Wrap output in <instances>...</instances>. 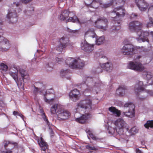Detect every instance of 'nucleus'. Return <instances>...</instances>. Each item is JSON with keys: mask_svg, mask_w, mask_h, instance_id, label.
I'll use <instances>...</instances> for the list:
<instances>
[{"mask_svg": "<svg viewBox=\"0 0 153 153\" xmlns=\"http://www.w3.org/2000/svg\"><path fill=\"white\" fill-rule=\"evenodd\" d=\"M9 74L15 80L18 85H20L21 88L24 90V82L25 80H29L30 78L27 72L22 69H19V66L14 65L10 68Z\"/></svg>", "mask_w": 153, "mask_h": 153, "instance_id": "nucleus-1", "label": "nucleus"}, {"mask_svg": "<svg viewBox=\"0 0 153 153\" xmlns=\"http://www.w3.org/2000/svg\"><path fill=\"white\" fill-rule=\"evenodd\" d=\"M142 24L141 22L135 21L130 22L128 25V29L131 32L136 31L137 36L136 39L139 42H149V40L147 37L149 35V33L147 31H143L141 29Z\"/></svg>", "mask_w": 153, "mask_h": 153, "instance_id": "nucleus-2", "label": "nucleus"}, {"mask_svg": "<svg viewBox=\"0 0 153 153\" xmlns=\"http://www.w3.org/2000/svg\"><path fill=\"white\" fill-rule=\"evenodd\" d=\"M91 108V101L90 99H86L80 101L77 104L76 111H83L85 113L82 116L76 119V120L79 123H85L87 119L90 117V114L88 113Z\"/></svg>", "mask_w": 153, "mask_h": 153, "instance_id": "nucleus-3", "label": "nucleus"}, {"mask_svg": "<svg viewBox=\"0 0 153 153\" xmlns=\"http://www.w3.org/2000/svg\"><path fill=\"white\" fill-rule=\"evenodd\" d=\"M51 112L52 114H56L59 120L67 119L70 116V113L68 111L64 109L63 105L60 104H55L51 108Z\"/></svg>", "mask_w": 153, "mask_h": 153, "instance_id": "nucleus-4", "label": "nucleus"}, {"mask_svg": "<svg viewBox=\"0 0 153 153\" xmlns=\"http://www.w3.org/2000/svg\"><path fill=\"white\" fill-rule=\"evenodd\" d=\"M113 12L115 13L116 16L113 18V20L114 21L115 25L112 27V30H118L120 28V27H116V23L118 25L120 24L121 22V18L123 17L125 14V10L123 7H119L115 8Z\"/></svg>", "mask_w": 153, "mask_h": 153, "instance_id": "nucleus-5", "label": "nucleus"}, {"mask_svg": "<svg viewBox=\"0 0 153 153\" xmlns=\"http://www.w3.org/2000/svg\"><path fill=\"white\" fill-rule=\"evenodd\" d=\"M19 5V2H14L12 4V7L8 10L7 17L10 22L12 23H15L17 21V13L20 11L17 8Z\"/></svg>", "mask_w": 153, "mask_h": 153, "instance_id": "nucleus-6", "label": "nucleus"}, {"mask_svg": "<svg viewBox=\"0 0 153 153\" xmlns=\"http://www.w3.org/2000/svg\"><path fill=\"white\" fill-rule=\"evenodd\" d=\"M69 16L73 17H70L67 20L68 22H78L80 24L84 23L81 22L77 18V17L74 16V14L73 12H69L67 10H63L62 12V13L59 17V19L60 20L63 21L67 18Z\"/></svg>", "mask_w": 153, "mask_h": 153, "instance_id": "nucleus-7", "label": "nucleus"}, {"mask_svg": "<svg viewBox=\"0 0 153 153\" xmlns=\"http://www.w3.org/2000/svg\"><path fill=\"white\" fill-rule=\"evenodd\" d=\"M141 58L140 56L136 57V60L134 61H130L128 64L127 67L128 68L137 71H141L144 69L143 65L139 62L137 61Z\"/></svg>", "mask_w": 153, "mask_h": 153, "instance_id": "nucleus-8", "label": "nucleus"}, {"mask_svg": "<svg viewBox=\"0 0 153 153\" xmlns=\"http://www.w3.org/2000/svg\"><path fill=\"white\" fill-rule=\"evenodd\" d=\"M66 63L72 68H81L84 65V62L79 59L68 58L65 62Z\"/></svg>", "mask_w": 153, "mask_h": 153, "instance_id": "nucleus-9", "label": "nucleus"}, {"mask_svg": "<svg viewBox=\"0 0 153 153\" xmlns=\"http://www.w3.org/2000/svg\"><path fill=\"white\" fill-rule=\"evenodd\" d=\"M34 89L33 92L35 94H36L39 92L43 95V99L44 101L50 104L52 103L54 99V97H51V95H53L52 94H49L47 91H45V90H41L38 88L34 85Z\"/></svg>", "mask_w": 153, "mask_h": 153, "instance_id": "nucleus-10", "label": "nucleus"}, {"mask_svg": "<svg viewBox=\"0 0 153 153\" xmlns=\"http://www.w3.org/2000/svg\"><path fill=\"white\" fill-rule=\"evenodd\" d=\"M125 109L128 111L123 112L124 114L126 117L132 118L134 117L135 113L134 105L131 102L126 103L124 105Z\"/></svg>", "mask_w": 153, "mask_h": 153, "instance_id": "nucleus-11", "label": "nucleus"}, {"mask_svg": "<svg viewBox=\"0 0 153 153\" xmlns=\"http://www.w3.org/2000/svg\"><path fill=\"white\" fill-rule=\"evenodd\" d=\"M136 48L131 44L124 45L121 49V53L124 55H132L136 52Z\"/></svg>", "mask_w": 153, "mask_h": 153, "instance_id": "nucleus-12", "label": "nucleus"}, {"mask_svg": "<svg viewBox=\"0 0 153 153\" xmlns=\"http://www.w3.org/2000/svg\"><path fill=\"white\" fill-rule=\"evenodd\" d=\"M1 35L0 34V37L2 41L0 42V51H6L10 48V44L8 40L1 37Z\"/></svg>", "mask_w": 153, "mask_h": 153, "instance_id": "nucleus-13", "label": "nucleus"}, {"mask_svg": "<svg viewBox=\"0 0 153 153\" xmlns=\"http://www.w3.org/2000/svg\"><path fill=\"white\" fill-rule=\"evenodd\" d=\"M146 84H144L141 81H137L136 82L134 87V90L136 95H137L141 92L144 91L145 90V86Z\"/></svg>", "mask_w": 153, "mask_h": 153, "instance_id": "nucleus-14", "label": "nucleus"}, {"mask_svg": "<svg viewBox=\"0 0 153 153\" xmlns=\"http://www.w3.org/2000/svg\"><path fill=\"white\" fill-rule=\"evenodd\" d=\"M70 99L73 101H76L80 98V93L76 89H73L70 91L69 94Z\"/></svg>", "mask_w": 153, "mask_h": 153, "instance_id": "nucleus-15", "label": "nucleus"}, {"mask_svg": "<svg viewBox=\"0 0 153 153\" xmlns=\"http://www.w3.org/2000/svg\"><path fill=\"white\" fill-rule=\"evenodd\" d=\"M81 46L82 50L87 52L92 51L94 49V45L89 44L85 41L82 43Z\"/></svg>", "mask_w": 153, "mask_h": 153, "instance_id": "nucleus-16", "label": "nucleus"}, {"mask_svg": "<svg viewBox=\"0 0 153 153\" xmlns=\"http://www.w3.org/2000/svg\"><path fill=\"white\" fill-rule=\"evenodd\" d=\"M135 2L139 9L141 11H144L148 8V4L144 0H136Z\"/></svg>", "mask_w": 153, "mask_h": 153, "instance_id": "nucleus-17", "label": "nucleus"}, {"mask_svg": "<svg viewBox=\"0 0 153 153\" xmlns=\"http://www.w3.org/2000/svg\"><path fill=\"white\" fill-rule=\"evenodd\" d=\"M152 73L150 71H146L143 73V76L144 78L147 81L148 85H152L153 84L152 78Z\"/></svg>", "mask_w": 153, "mask_h": 153, "instance_id": "nucleus-18", "label": "nucleus"}, {"mask_svg": "<svg viewBox=\"0 0 153 153\" xmlns=\"http://www.w3.org/2000/svg\"><path fill=\"white\" fill-rule=\"evenodd\" d=\"M114 124L117 128L119 129H123L125 128L127 124L123 119L119 118L117 119L114 123Z\"/></svg>", "mask_w": 153, "mask_h": 153, "instance_id": "nucleus-19", "label": "nucleus"}, {"mask_svg": "<svg viewBox=\"0 0 153 153\" xmlns=\"http://www.w3.org/2000/svg\"><path fill=\"white\" fill-rule=\"evenodd\" d=\"M96 27L98 28L104 29V26L105 25V19L104 17H100L95 22Z\"/></svg>", "mask_w": 153, "mask_h": 153, "instance_id": "nucleus-20", "label": "nucleus"}, {"mask_svg": "<svg viewBox=\"0 0 153 153\" xmlns=\"http://www.w3.org/2000/svg\"><path fill=\"white\" fill-rule=\"evenodd\" d=\"M84 2L87 6L97 8L98 7V3L95 0H85Z\"/></svg>", "mask_w": 153, "mask_h": 153, "instance_id": "nucleus-21", "label": "nucleus"}, {"mask_svg": "<svg viewBox=\"0 0 153 153\" xmlns=\"http://www.w3.org/2000/svg\"><path fill=\"white\" fill-rule=\"evenodd\" d=\"M38 141L42 150L45 151L48 148V144L44 141L42 137H41L38 140Z\"/></svg>", "mask_w": 153, "mask_h": 153, "instance_id": "nucleus-22", "label": "nucleus"}, {"mask_svg": "<svg viewBox=\"0 0 153 153\" xmlns=\"http://www.w3.org/2000/svg\"><path fill=\"white\" fill-rule=\"evenodd\" d=\"M126 87L124 86H121L117 90L116 94L120 96H124L125 94Z\"/></svg>", "mask_w": 153, "mask_h": 153, "instance_id": "nucleus-23", "label": "nucleus"}, {"mask_svg": "<svg viewBox=\"0 0 153 153\" xmlns=\"http://www.w3.org/2000/svg\"><path fill=\"white\" fill-rule=\"evenodd\" d=\"M85 36L86 37L90 36L94 38L96 37V35L94 30L93 29H90L85 32Z\"/></svg>", "mask_w": 153, "mask_h": 153, "instance_id": "nucleus-24", "label": "nucleus"}, {"mask_svg": "<svg viewBox=\"0 0 153 153\" xmlns=\"http://www.w3.org/2000/svg\"><path fill=\"white\" fill-rule=\"evenodd\" d=\"M106 71L110 72L113 69V66L111 62L108 59H106Z\"/></svg>", "mask_w": 153, "mask_h": 153, "instance_id": "nucleus-25", "label": "nucleus"}, {"mask_svg": "<svg viewBox=\"0 0 153 153\" xmlns=\"http://www.w3.org/2000/svg\"><path fill=\"white\" fill-rule=\"evenodd\" d=\"M56 49L58 51L61 52L63 51L64 49L67 46L65 44H63L58 42L56 44Z\"/></svg>", "mask_w": 153, "mask_h": 153, "instance_id": "nucleus-26", "label": "nucleus"}, {"mask_svg": "<svg viewBox=\"0 0 153 153\" xmlns=\"http://www.w3.org/2000/svg\"><path fill=\"white\" fill-rule=\"evenodd\" d=\"M109 111L112 112L114 114H115L117 117H119L120 115V111L116 109L114 107H111L108 108Z\"/></svg>", "mask_w": 153, "mask_h": 153, "instance_id": "nucleus-27", "label": "nucleus"}, {"mask_svg": "<svg viewBox=\"0 0 153 153\" xmlns=\"http://www.w3.org/2000/svg\"><path fill=\"white\" fill-rule=\"evenodd\" d=\"M58 42L63 44L65 43L66 45L67 46L68 43L69 42V39L66 36H63L61 37Z\"/></svg>", "mask_w": 153, "mask_h": 153, "instance_id": "nucleus-28", "label": "nucleus"}, {"mask_svg": "<svg viewBox=\"0 0 153 153\" xmlns=\"http://www.w3.org/2000/svg\"><path fill=\"white\" fill-rule=\"evenodd\" d=\"M105 40V37L103 36H102L97 38L96 40V44L97 45H100L102 44Z\"/></svg>", "mask_w": 153, "mask_h": 153, "instance_id": "nucleus-29", "label": "nucleus"}, {"mask_svg": "<svg viewBox=\"0 0 153 153\" xmlns=\"http://www.w3.org/2000/svg\"><path fill=\"white\" fill-rule=\"evenodd\" d=\"M41 112L42 113V118L43 119V120L44 121H45V122L46 123L47 125L49 127V128H50V127L51 125V123L49 122L48 119L45 115V113L42 110H41Z\"/></svg>", "mask_w": 153, "mask_h": 153, "instance_id": "nucleus-30", "label": "nucleus"}, {"mask_svg": "<svg viewBox=\"0 0 153 153\" xmlns=\"http://www.w3.org/2000/svg\"><path fill=\"white\" fill-rule=\"evenodd\" d=\"M34 85L41 89L42 91H43V90H45L44 89L45 88V86L43 83L42 82H36L35 83Z\"/></svg>", "mask_w": 153, "mask_h": 153, "instance_id": "nucleus-31", "label": "nucleus"}, {"mask_svg": "<svg viewBox=\"0 0 153 153\" xmlns=\"http://www.w3.org/2000/svg\"><path fill=\"white\" fill-rule=\"evenodd\" d=\"M145 92L147 94V96L146 97H144L143 98H140V99L141 100L142 99H145L148 96H153V90L149 89H145Z\"/></svg>", "mask_w": 153, "mask_h": 153, "instance_id": "nucleus-32", "label": "nucleus"}, {"mask_svg": "<svg viewBox=\"0 0 153 153\" xmlns=\"http://www.w3.org/2000/svg\"><path fill=\"white\" fill-rule=\"evenodd\" d=\"M149 22L146 24V26L148 28L151 27L153 26V19L151 17H149ZM150 34L151 35H153V31H151L150 32Z\"/></svg>", "mask_w": 153, "mask_h": 153, "instance_id": "nucleus-33", "label": "nucleus"}, {"mask_svg": "<svg viewBox=\"0 0 153 153\" xmlns=\"http://www.w3.org/2000/svg\"><path fill=\"white\" fill-rule=\"evenodd\" d=\"M144 126L146 128L148 129L153 128V120L148 121L144 124Z\"/></svg>", "mask_w": 153, "mask_h": 153, "instance_id": "nucleus-34", "label": "nucleus"}, {"mask_svg": "<svg viewBox=\"0 0 153 153\" xmlns=\"http://www.w3.org/2000/svg\"><path fill=\"white\" fill-rule=\"evenodd\" d=\"M138 131V129L136 127H133L131 128L129 132L131 135H134L137 134Z\"/></svg>", "mask_w": 153, "mask_h": 153, "instance_id": "nucleus-35", "label": "nucleus"}, {"mask_svg": "<svg viewBox=\"0 0 153 153\" xmlns=\"http://www.w3.org/2000/svg\"><path fill=\"white\" fill-rule=\"evenodd\" d=\"M95 85H94V83L91 81L88 84L87 89V90H89L90 91L93 90V88H95Z\"/></svg>", "mask_w": 153, "mask_h": 153, "instance_id": "nucleus-36", "label": "nucleus"}, {"mask_svg": "<svg viewBox=\"0 0 153 153\" xmlns=\"http://www.w3.org/2000/svg\"><path fill=\"white\" fill-rule=\"evenodd\" d=\"M3 144L5 148L7 146H11V145H13L14 146H15L16 145V143H11L9 141H4L3 142Z\"/></svg>", "mask_w": 153, "mask_h": 153, "instance_id": "nucleus-37", "label": "nucleus"}, {"mask_svg": "<svg viewBox=\"0 0 153 153\" xmlns=\"http://www.w3.org/2000/svg\"><path fill=\"white\" fill-rule=\"evenodd\" d=\"M1 69L4 71H7L8 68L7 66L4 63H1Z\"/></svg>", "mask_w": 153, "mask_h": 153, "instance_id": "nucleus-38", "label": "nucleus"}, {"mask_svg": "<svg viewBox=\"0 0 153 153\" xmlns=\"http://www.w3.org/2000/svg\"><path fill=\"white\" fill-rule=\"evenodd\" d=\"M13 114L15 116L18 115V116H19L21 118H22L23 120L24 121V116H23V115H22L21 114L19 113L17 111H14L13 112Z\"/></svg>", "mask_w": 153, "mask_h": 153, "instance_id": "nucleus-39", "label": "nucleus"}, {"mask_svg": "<svg viewBox=\"0 0 153 153\" xmlns=\"http://www.w3.org/2000/svg\"><path fill=\"white\" fill-rule=\"evenodd\" d=\"M45 51H41L40 50H38L37 52L36 53V56H41L43 53V52Z\"/></svg>", "mask_w": 153, "mask_h": 153, "instance_id": "nucleus-40", "label": "nucleus"}, {"mask_svg": "<svg viewBox=\"0 0 153 153\" xmlns=\"http://www.w3.org/2000/svg\"><path fill=\"white\" fill-rule=\"evenodd\" d=\"M56 62L58 63H60L63 61V59L60 57H57L56 58Z\"/></svg>", "mask_w": 153, "mask_h": 153, "instance_id": "nucleus-41", "label": "nucleus"}, {"mask_svg": "<svg viewBox=\"0 0 153 153\" xmlns=\"http://www.w3.org/2000/svg\"><path fill=\"white\" fill-rule=\"evenodd\" d=\"M90 136L93 139L96 140H99V139L97 137L92 133H89V134Z\"/></svg>", "mask_w": 153, "mask_h": 153, "instance_id": "nucleus-42", "label": "nucleus"}, {"mask_svg": "<svg viewBox=\"0 0 153 153\" xmlns=\"http://www.w3.org/2000/svg\"><path fill=\"white\" fill-rule=\"evenodd\" d=\"M125 0H113V3L114 2L116 4H117L118 3H124Z\"/></svg>", "mask_w": 153, "mask_h": 153, "instance_id": "nucleus-43", "label": "nucleus"}, {"mask_svg": "<svg viewBox=\"0 0 153 153\" xmlns=\"http://www.w3.org/2000/svg\"><path fill=\"white\" fill-rule=\"evenodd\" d=\"M86 147L87 149L89 150H94L96 149V148L94 146H91L89 145H87L86 146Z\"/></svg>", "mask_w": 153, "mask_h": 153, "instance_id": "nucleus-44", "label": "nucleus"}, {"mask_svg": "<svg viewBox=\"0 0 153 153\" xmlns=\"http://www.w3.org/2000/svg\"><path fill=\"white\" fill-rule=\"evenodd\" d=\"M68 72V71L67 70H62L61 71L60 73L62 76H63L65 74H66Z\"/></svg>", "mask_w": 153, "mask_h": 153, "instance_id": "nucleus-45", "label": "nucleus"}, {"mask_svg": "<svg viewBox=\"0 0 153 153\" xmlns=\"http://www.w3.org/2000/svg\"><path fill=\"white\" fill-rule=\"evenodd\" d=\"M148 11L149 13H150V12H151L152 13H153V6H150L149 9Z\"/></svg>", "mask_w": 153, "mask_h": 153, "instance_id": "nucleus-46", "label": "nucleus"}, {"mask_svg": "<svg viewBox=\"0 0 153 153\" xmlns=\"http://www.w3.org/2000/svg\"><path fill=\"white\" fill-rule=\"evenodd\" d=\"M123 43L124 45H126V44L127 45H128V44H130L129 43V42L128 41V39H125L123 41Z\"/></svg>", "mask_w": 153, "mask_h": 153, "instance_id": "nucleus-47", "label": "nucleus"}, {"mask_svg": "<svg viewBox=\"0 0 153 153\" xmlns=\"http://www.w3.org/2000/svg\"><path fill=\"white\" fill-rule=\"evenodd\" d=\"M137 16V15L135 13H132L131 14V19H134Z\"/></svg>", "mask_w": 153, "mask_h": 153, "instance_id": "nucleus-48", "label": "nucleus"}, {"mask_svg": "<svg viewBox=\"0 0 153 153\" xmlns=\"http://www.w3.org/2000/svg\"><path fill=\"white\" fill-rule=\"evenodd\" d=\"M100 66L101 68L104 69L105 68V64L101 63L100 64Z\"/></svg>", "mask_w": 153, "mask_h": 153, "instance_id": "nucleus-49", "label": "nucleus"}, {"mask_svg": "<svg viewBox=\"0 0 153 153\" xmlns=\"http://www.w3.org/2000/svg\"><path fill=\"white\" fill-rule=\"evenodd\" d=\"M112 129V128H110V129L109 128H108V133L109 134H111L112 135L113 134V132L112 131H110V130Z\"/></svg>", "mask_w": 153, "mask_h": 153, "instance_id": "nucleus-50", "label": "nucleus"}, {"mask_svg": "<svg viewBox=\"0 0 153 153\" xmlns=\"http://www.w3.org/2000/svg\"><path fill=\"white\" fill-rule=\"evenodd\" d=\"M136 153H143L140 150H139V149H136Z\"/></svg>", "mask_w": 153, "mask_h": 153, "instance_id": "nucleus-51", "label": "nucleus"}, {"mask_svg": "<svg viewBox=\"0 0 153 153\" xmlns=\"http://www.w3.org/2000/svg\"><path fill=\"white\" fill-rule=\"evenodd\" d=\"M77 31V30H68V31L70 32H73V33H74L75 32H76Z\"/></svg>", "mask_w": 153, "mask_h": 153, "instance_id": "nucleus-52", "label": "nucleus"}, {"mask_svg": "<svg viewBox=\"0 0 153 153\" xmlns=\"http://www.w3.org/2000/svg\"><path fill=\"white\" fill-rule=\"evenodd\" d=\"M11 151H7L6 152H1V153H11Z\"/></svg>", "mask_w": 153, "mask_h": 153, "instance_id": "nucleus-53", "label": "nucleus"}, {"mask_svg": "<svg viewBox=\"0 0 153 153\" xmlns=\"http://www.w3.org/2000/svg\"><path fill=\"white\" fill-rule=\"evenodd\" d=\"M37 59H33L32 60V62L35 61L36 62Z\"/></svg>", "mask_w": 153, "mask_h": 153, "instance_id": "nucleus-54", "label": "nucleus"}, {"mask_svg": "<svg viewBox=\"0 0 153 153\" xmlns=\"http://www.w3.org/2000/svg\"><path fill=\"white\" fill-rule=\"evenodd\" d=\"M112 4L111 3V4H109L108 6H110V5L111 4ZM107 6V5H106V6H105L106 7Z\"/></svg>", "mask_w": 153, "mask_h": 153, "instance_id": "nucleus-55", "label": "nucleus"}, {"mask_svg": "<svg viewBox=\"0 0 153 153\" xmlns=\"http://www.w3.org/2000/svg\"><path fill=\"white\" fill-rule=\"evenodd\" d=\"M85 85H84V84L83 85V86H85Z\"/></svg>", "mask_w": 153, "mask_h": 153, "instance_id": "nucleus-56", "label": "nucleus"}, {"mask_svg": "<svg viewBox=\"0 0 153 153\" xmlns=\"http://www.w3.org/2000/svg\"><path fill=\"white\" fill-rule=\"evenodd\" d=\"M149 60H150H150H151V58H150V59H149Z\"/></svg>", "mask_w": 153, "mask_h": 153, "instance_id": "nucleus-57", "label": "nucleus"}, {"mask_svg": "<svg viewBox=\"0 0 153 153\" xmlns=\"http://www.w3.org/2000/svg\"><path fill=\"white\" fill-rule=\"evenodd\" d=\"M153 1V0H152Z\"/></svg>", "mask_w": 153, "mask_h": 153, "instance_id": "nucleus-58", "label": "nucleus"}]
</instances>
